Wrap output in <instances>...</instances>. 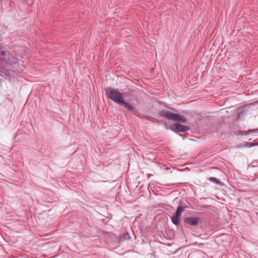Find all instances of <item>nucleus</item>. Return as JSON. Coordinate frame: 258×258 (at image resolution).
Segmentation results:
<instances>
[{"label": "nucleus", "mask_w": 258, "mask_h": 258, "mask_svg": "<svg viewBox=\"0 0 258 258\" xmlns=\"http://www.w3.org/2000/svg\"><path fill=\"white\" fill-rule=\"evenodd\" d=\"M106 94L108 98L117 104L123 103V97L118 90H115L111 87L105 89Z\"/></svg>", "instance_id": "obj_1"}, {"label": "nucleus", "mask_w": 258, "mask_h": 258, "mask_svg": "<svg viewBox=\"0 0 258 258\" xmlns=\"http://www.w3.org/2000/svg\"><path fill=\"white\" fill-rule=\"evenodd\" d=\"M160 116L165 117L168 119L177 121L181 122H185L186 120L185 117L182 115L172 113L166 110H163L159 112Z\"/></svg>", "instance_id": "obj_2"}, {"label": "nucleus", "mask_w": 258, "mask_h": 258, "mask_svg": "<svg viewBox=\"0 0 258 258\" xmlns=\"http://www.w3.org/2000/svg\"><path fill=\"white\" fill-rule=\"evenodd\" d=\"M170 129L175 132H184L189 130V128L179 123H175L170 125Z\"/></svg>", "instance_id": "obj_3"}, {"label": "nucleus", "mask_w": 258, "mask_h": 258, "mask_svg": "<svg viewBox=\"0 0 258 258\" xmlns=\"http://www.w3.org/2000/svg\"><path fill=\"white\" fill-rule=\"evenodd\" d=\"M199 221V218L198 217L186 218L184 220L185 222L191 226L197 225Z\"/></svg>", "instance_id": "obj_4"}, {"label": "nucleus", "mask_w": 258, "mask_h": 258, "mask_svg": "<svg viewBox=\"0 0 258 258\" xmlns=\"http://www.w3.org/2000/svg\"><path fill=\"white\" fill-rule=\"evenodd\" d=\"M120 104H123L125 108L129 111H132L134 110L133 106L130 103L124 101V98L123 99V103H121Z\"/></svg>", "instance_id": "obj_5"}, {"label": "nucleus", "mask_w": 258, "mask_h": 258, "mask_svg": "<svg viewBox=\"0 0 258 258\" xmlns=\"http://www.w3.org/2000/svg\"><path fill=\"white\" fill-rule=\"evenodd\" d=\"M179 216L174 214L172 217V222L173 223L176 225H178L179 223Z\"/></svg>", "instance_id": "obj_6"}, {"label": "nucleus", "mask_w": 258, "mask_h": 258, "mask_svg": "<svg viewBox=\"0 0 258 258\" xmlns=\"http://www.w3.org/2000/svg\"><path fill=\"white\" fill-rule=\"evenodd\" d=\"M184 208L182 206H179L178 207L177 210L176 211V213L174 214V215H177L178 216H180L182 212L183 211Z\"/></svg>", "instance_id": "obj_7"}, {"label": "nucleus", "mask_w": 258, "mask_h": 258, "mask_svg": "<svg viewBox=\"0 0 258 258\" xmlns=\"http://www.w3.org/2000/svg\"><path fill=\"white\" fill-rule=\"evenodd\" d=\"M246 145H245L244 146H247L248 147H251L255 145H258V143H255V144H252L251 143H246ZM243 146H243V145H238V147H243Z\"/></svg>", "instance_id": "obj_8"}, {"label": "nucleus", "mask_w": 258, "mask_h": 258, "mask_svg": "<svg viewBox=\"0 0 258 258\" xmlns=\"http://www.w3.org/2000/svg\"><path fill=\"white\" fill-rule=\"evenodd\" d=\"M209 180L213 182H215V183L216 184H219L220 183V181L219 180V179H218L217 178H215V177H210L209 178Z\"/></svg>", "instance_id": "obj_9"}, {"label": "nucleus", "mask_w": 258, "mask_h": 258, "mask_svg": "<svg viewBox=\"0 0 258 258\" xmlns=\"http://www.w3.org/2000/svg\"><path fill=\"white\" fill-rule=\"evenodd\" d=\"M244 133H258V129L256 130H249L248 131L244 132Z\"/></svg>", "instance_id": "obj_10"}, {"label": "nucleus", "mask_w": 258, "mask_h": 258, "mask_svg": "<svg viewBox=\"0 0 258 258\" xmlns=\"http://www.w3.org/2000/svg\"><path fill=\"white\" fill-rule=\"evenodd\" d=\"M6 54H7V52L6 51H1V54H0V58L3 59L4 58H2V57L6 55Z\"/></svg>", "instance_id": "obj_11"}, {"label": "nucleus", "mask_w": 258, "mask_h": 258, "mask_svg": "<svg viewBox=\"0 0 258 258\" xmlns=\"http://www.w3.org/2000/svg\"><path fill=\"white\" fill-rule=\"evenodd\" d=\"M7 71L5 73V75L6 76L11 75V73L10 71L7 69Z\"/></svg>", "instance_id": "obj_12"}, {"label": "nucleus", "mask_w": 258, "mask_h": 258, "mask_svg": "<svg viewBox=\"0 0 258 258\" xmlns=\"http://www.w3.org/2000/svg\"><path fill=\"white\" fill-rule=\"evenodd\" d=\"M3 75L2 74V71L0 70V80L2 79V78L3 77Z\"/></svg>", "instance_id": "obj_13"}]
</instances>
